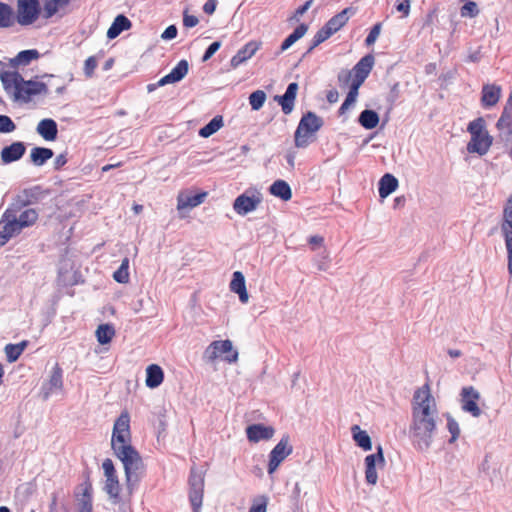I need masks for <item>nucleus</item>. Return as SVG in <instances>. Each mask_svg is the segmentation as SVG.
<instances>
[{
  "label": "nucleus",
  "instance_id": "9",
  "mask_svg": "<svg viewBox=\"0 0 512 512\" xmlns=\"http://www.w3.org/2000/svg\"><path fill=\"white\" fill-rule=\"evenodd\" d=\"M496 128L500 131L501 140L512 149V91L496 123Z\"/></svg>",
  "mask_w": 512,
  "mask_h": 512
},
{
  "label": "nucleus",
  "instance_id": "60",
  "mask_svg": "<svg viewBox=\"0 0 512 512\" xmlns=\"http://www.w3.org/2000/svg\"><path fill=\"white\" fill-rule=\"evenodd\" d=\"M410 0H397L396 10L401 12L404 17L409 15L410 12Z\"/></svg>",
  "mask_w": 512,
  "mask_h": 512
},
{
  "label": "nucleus",
  "instance_id": "43",
  "mask_svg": "<svg viewBox=\"0 0 512 512\" xmlns=\"http://www.w3.org/2000/svg\"><path fill=\"white\" fill-rule=\"evenodd\" d=\"M113 279L121 284L128 283L129 281V259L125 257L122 260L120 267L113 273Z\"/></svg>",
  "mask_w": 512,
  "mask_h": 512
},
{
  "label": "nucleus",
  "instance_id": "41",
  "mask_svg": "<svg viewBox=\"0 0 512 512\" xmlns=\"http://www.w3.org/2000/svg\"><path fill=\"white\" fill-rule=\"evenodd\" d=\"M223 126V117L221 115L215 116L208 124L199 130L201 137L207 138L217 132Z\"/></svg>",
  "mask_w": 512,
  "mask_h": 512
},
{
  "label": "nucleus",
  "instance_id": "25",
  "mask_svg": "<svg viewBox=\"0 0 512 512\" xmlns=\"http://www.w3.org/2000/svg\"><path fill=\"white\" fill-rule=\"evenodd\" d=\"M230 291L237 294L239 301L246 304L249 300V294L246 288L245 277L242 272L235 271L229 284Z\"/></svg>",
  "mask_w": 512,
  "mask_h": 512
},
{
  "label": "nucleus",
  "instance_id": "2",
  "mask_svg": "<svg viewBox=\"0 0 512 512\" xmlns=\"http://www.w3.org/2000/svg\"><path fill=\"white\" fill-rule=\"evenodd\" d=\"M111 447L123 463L128 484L136 483L143 462L137 450L131 445L130 416L127 412H122L114 423Z\"/></svg>",
  "mask_w": 512,
  "mask_h": 512
},
{
  "label": "nucleus",
  "instance_id": "54",
  "mask_svg": "<svg viewBox=\"0 0 512 512\" xmlns=\"http://www.w3.org/2000/svg\"><path fill=\"white\" fill-rule=\"evenodd\" d=\"M221 46H222L221 41H215V42L211 43L208 46V48L206 49V51L202 57V61L203 62L208 61L220 49Z\"/></svg>",
  "mask_w": 512,
  "mask_h": 512
},
{
  "label": "nucleus",
  "instance_id": "24",
  "mask_svg": "<svg viewBox=\"0 0 512 512\" xmlns=\"http://www.w3.org/2000/svg\"><path fill=\"white\" fill-rule=\"evenodd\" d=\"M261 43L257 41H250L246 43L241 49L238 50L230 61L232 68H237L242 63L250 59L260 48Z\"/></svg>",
  "mask_w": 512,
  "mask_h": 512
},
{
  "label": "nucleus",
  "instance_id": "63",
  "mask_svg": "<svg viewBox=\"0 0 512 512\" xmlns=\"http://www.w3.org/2000/svg\"><path fill=\"white\" fill-rule=\"evenodd\" d=\"M312 2H313V0H308L303 5L299 6L295 11L294 18L296 20H298L300 16L305 14L308 11V9L311 7Z\"/></svg>",
  "mask_w": 512,
  "mask_h": 512
},
{
  "label": "nucleus",
  "instance_id": "11",
  "mask_svg": "<svg viewBox=\"0 0 512 512\" xmlns=\"http://www.w3.org/2000/svg\"><path fill=\"white\" fill-rule=\"evenodd\" d=\"M4 66V63L0 61V80L3 88L14 101H19L23 77L16 71L4 70Z\"/></svg>",
  "mask_w": 512,
  "mask_h": 512
},
{
  "label": "nucleus",
  "instance_id": "51",
  "mask_svg": "<svg viewBox=\"0 0 512 512\" xmlns=\"http://www.w3.org/2000/svg\"><path fill=\"white\" fill-rule=\"evenodd\" d=\"M381 29H382L381 22H378L372 26V28L370 29V31L365 39L366 46H371L376 42L377 38L379 37V35L381 33Z\"/></svg>",
  "mask_w": 512,
  "mask_h": 512
},
{
  "label": "nucleus",
  "instance_id": "48",
  "mask_svg": "<svg viewBox=\"0 0 512 512\" xmlns=\"http://www.w3.org/2000/svg\"><path fill=\"white\" fill-rule=\"evenodd\" d=\"M447 419V429L449 433L451 434V437L449 439V443H454L459 435H460V427L458 422L448 413L446 414Z\"/></svg>",
  "mask_w": 512,
  "mask_h": 512
},
{
  "label": "nucleus",
  "instance_id": "32",
  "mask_svg": "<svg viewBox=\"0 0 512 512\" xmlns=\"http://www.w3.org/2000/svg\"><path fill=\"white\" fill-rule=\"evenodd\" d=\"M224 355V341L217 340L212 342L205 350L203 359L209 364H215L216 361Z\"/></svg>",
  "mask_w": 512,
  "mask_h": 512
},
{
  "label": "nucleus",
  "instance_id": "30",
  "mask_svg": "<svg viewBox=\"0 0 512 512\" xmlns=\"http://www.w3.org/2000/svg\"><path fill=\"white\" fill-rule=\"evenodd\" d=\"M350 8H345L341 12L337 13L333 17H331L326 24L323 26V28L329 32V34L332 36L334 33L339 31L348 21L347 13L349 12Z\"/></svg>",
  "mask_w": 512,
  "mask_h": 512
},
{
  "label": "nucleus",
  "instance_id": "50",
  "mask_svg": "<svg viewBox=\"0 0 512 512\" xmlns=\"http://www.w3.org/2000/svg\"><path fill=\"white\" fill-rule=\"evenodd\" d=\"M0 224L3 225L2 231H0V247L5 245L13 236L17 235V233L9 227L7 221H0Z\"/></svg>",
  "mask_w": 512,
  "mask_h": 512
},
{
  "label": "nucleus",
  "instance_id": "56",
  "mask_svg": "<svg viewBox=\"0 0 512 512\" xmlns=\"http://www.w3.org/2000/svg\"><path fill=\"white\" fill-rule=\"evenodd\" d=\"M97 67V60L94 56H90L85 60L84 72L86 76L91 77Z\"/></svg>",
  "mask_w": 512,
  "mask_h": 512
},
{
  "label": "nucleus",
  "instance_id": "61",
  "mask_svg": "<svg viewBox=\"0 0 512 512\" xmlns=\"http://www.w3.org/2000/svg\"><path fill=\"white\" fill-rule=\"evenodd\" d=\"M177 36V28L175 25L168 26L161 35L164 40H172Z\"/></svg>",
  "mask_w": 512,
  "mask_h": 512
},
{
  "label": "nucleus",
  "instance_id": "64",
  "mask_svg": "<svg viewBox=\"0 0 512 512\" xmlns=\"http://www.w3.org/2000/svg\"><path fill=\"white\" fill-rule=\"evenodd\" d=\"M67 163V156L65 153L59 154L54 160L55 170H60Z\"/></svg>",
  "mask_w": 512,
  "mask_h": 512
},
{
  "label": "nucleus",
  "instance_id": "33",
  "mask_svg": "<svg viewBox=\"0 0 512 512\" xmlns=\"http://www.w3.org/2000/svg\"><path fill=\"white\" fill-rule=\"evenodd\" d=\"M269 192L283 201H288L292 198L291 187L286 181L281 179H278L271 184Z\"/></svg>",
  "mask_w": 512,
  "mask_h": 512
},
{
  "label": "nucleus",
  "instance_id": "26",
  "mask_svg": "<svg viewBox=\"0 0 512 512\" xmlns=\"http://www.w3.org/2000/svg\"><path fill=\"white\" fill-rule=\"evenodd\" d=\"M188 69L189 65L186 60L179 61L177 65L171 70L170 73H168L158 81V85L164 86L166 84L176 83L182 80L188 73Z\"/></svg>",
  "mask_w": 512,
  "mask_h": 512
},
{
  "label": "nucleus",
  "instance_id": "28",
  "mask_svg": "<svg viewBox=\"0 0 512 512\" xmlns=\"http://www.w3.org/2000/svg\"><path fill=\"white\" fill-rule=\"evenodd\" d=\"M398 179L390 174H384L378 183V192L381 198H386L398 188Z\"/></svg>",
  "mask_w": 512,
  "mask_h": 512
},
{
  "label": "nucleus",
  "instance_id": "57",
  "mask_svg": "<svg viewBox=\"0 0 512 512\" xmlns=\"http://www.w3.org/2000/svg\"><path fill=\"white\" fill-rule=\"evenodd\" d=\"M59 5H61L60 2H56L54 0L46 2L45 5H44L45 17L46 18H50L54 14H56V12L58 11V6Z\"/></svg>",
  "mask_w": 512,
  "mask_h": 512
},
{
  "label": "nucleus",
  "instance_id": "34",
  "mask_svg": "<svg viewBox=\"0 0 512 512\" xmlns=\"http://www.w3.org/2000/svg\"><path fill=\"white\" fill-rule=\"evenodd\" d=\"M54 155V152L50 148L46 147H34L30 152V161L33 165L40 167L43 166L49 159Z\"/></svg>",
  "mask_w": 512,
  "mask_h": 512
},
{
  "label": "nucleus",
  "instance_id": "15",
  "mask_svg": "<svg viewBox=\"0 0 512 512\" xmlns=\"http://www.w3.org/2000/svg\"><path fill=\"white\" fill-rule=\"evenodd\" d=\"M206 197V192L193 193L189 190L180 192L177 197V210L179 211L181 217L184 216L185 212L203 203Z\"/></svg>",
  "mask_w": 512,
  "mask_h": 512
},
{
  "label": "nucleus",
  "instance_id": "20",
  "mask_svg": "<svg viewBox=\"0 0 512 512\" xmlns=\"http://www.w3.org/2000/svg\"><path fill=\"white\" fill-rule=\"evenodd\" d=\"M26 152V145L22 141L12 142L10 145H7L2 148L0 152L1 162L4 165L11 164L13 162L19 161Z\"/></svg>",
  "mask_w": 512,
  "mask_h": 512
},
{
  "label": "nucleus",
  "instance_id": "46",
  "mask_svg": "<svg viewBox=\"0 0 512 512\" xmlns=\"http://www.w3.org/2000/svg\"><path fill=\"white\" fill-rule=\"evenodd\" d=\"M266 100V93L263 90H256L252 92L249 96V104L251 109L254 111H258L261 109Z\"/></svg>",
  "mask_w": 512,
  "mask_h": 512
},
{
  "label": "nucleus",
  "instance_id": "5",
  "mask_svg": "<svg viewBox=\"0 0 512 512\" xmlns=\"http://www.w3.org/2000/svg\"><path fill=\"white\" fill-rule=\"evenodd\" d=\"M23 208H15L9 206L2 215V221H7L11 231H15L17 235L27 227L36 223L39 214L34 208H28L22 211Z\"/></svg>",
  "mask_w": 512,
  "mask_h": 512
},
{
  "label": "nucleus",
  "instance_id": "31",
  "mask_svg": "<svg viewBox=\"0 0 512 512\" xmlns=\"http://www.w3.org/2000/svg\"><path fill=\"white\" fill-rule=\"evenodd\" d=\"M164 373L162 368L157 364H151L146 368V386L149 388H157L163 382Z\"/></svg>",
  "mask_w": 512,
  "mask_h": 512
},
{
  "label": "nucleus",
  "instance_id": "44",
  "mask_svg": "<svg viewBox=\"0 0 512 512\" xmlns=\"http://www.w3.org/2000/svg\"><path fill=\"white\" fill-rule=\"evenodd\" d=\"M104 489H105L106 493L111 498L114 499V502H116L119 498V491H120V486H119V481H118L117 476L106 478V483H105Z\"/></svg>",
  "mask_w": 512,
  "mask_h": 512
},
{
  "label": "nucleus",
  "instance_id": "18",
  "mask_svg": "<svg viewBox=\"0 0 512 512\" xmlns=\"http://www.w3.org/2000/svg\"><path fill=\"white\" fill-rule=\"evenodd\" d=\"M47 95L48 87L45 83L33 80H24L21 85V92L19 96V101L29 102L33 96L36 95Z\"/></svg>",
  "mask_w": 512,
  "mask_h": 512
},
{
  "label": "nucleus",
  "instance_id": "53",
  "mask_svg": "<svg viewBox=\"0 0 512 512\" xmlns=\"http://www.w3.org/2000/svg\"><path fill=\"white\" fill-rule=\"evenodd\" d=\"M4 351L6 354L7 361L9 363L17 361L20 355L22 354L18 351L17 346L14 344H7L4 348Z\"/></svg>",
  "mask_w": 512,
  "mask_h": 512
},
{
  "label": "nucleus",
  "instance_id": "47",
  "mask_svg": "<svg viewBox=\"0 0 512 512\" xmlns=\"http://www.w3.org/2000/svg\"><path fill=\"white\" fill-rule=\"evenodd\" d=\"M330 37H331V35L329 34L328 31H326L323 27L320 28L314 35V37L311 41V45L309 46V48L305 54L311 53L317 46H319L321 43H323Z\"/></svg>",
  "mask_w": 512,
  "mask_h": 512
},
{
  "label": "nucleus",
  "instance_id": "36",
  "mask_svg": "<svg viewBox=\"0 0 512 512\" xmlns=\"http://www.w3.org/2000/svg\"><path fill=\"white\" fill-rule=\"evenodd\" d=\"M40 57V53L36 49H28L20 51L16 57L10 59V65L14 68L18 66H26L31 61L36 60Z\"/></svg>",
  "mask_w": 512,
  "mask_h": 512
},
{
  "label": "nucleus",
  "instance_id": "17",
  "mask_svg": "<svg viewBox=\"0 0 512 512\" xmlns=\"http://www.w3.org/2000/svg\"><path fill=\"white\" fill-rule=\"evenodd\" d=\"M374 63L375 59L372 54H367L362 57L353 68L354 78L352 80L351 86H355L359 89L366 78L369 76Z\"/></svg>",
  "mask_w": 512,
  "mask_h": 512
},
{
  "label": "nucleus",
  "instance_id": "4",
  "mask_svg": "<svg viewBox=\"0 0 512 512\" xmlns=\"http://www.w3.org/2000/svg\"><path fill=\"white\" fill-rule=\"evenodd\" d=\"M324 124L323 119L315 112L307 111L298 123L294 133V143L297 148H306Z\"/></svg>",
  "mask_w": 512,
  "mask_h": 512
},
{
  "label": "nucleus",
  "instance_id": "13",
  "mask_svg": "<svg viewBox=\"0 0 512 512\" xmlns=\"http://www.w3.org/2000/svg\"><path fill=\"white\" fill-rule=\"evenodd\" d=\"M480 399V393L473 386H465L460 392L461 409L477 418L482 414L477 401Z\"/></svg>",
  "mask_w": 512,
  "mask_h": 512
},
{
  "label": "nucleus",
  "instance_id": "1",
  "mask_svg": "<svg viewBox=\"0 0 512 512\" xmlns=\"http://www.w3.org/2000/svg\"><path fill=\"white\" fill-rule=\"evenodd\" d=\"M438 410L434 397L426 384L415 391L412 403V420L409 437L419 451L430 448L437 430Z\"/></svg>",
  "mask_w": 512,
  "mask_h": 512
},
{
  "label": "nucleus",
  "instance_id": "7",
  "mask_svg": "<svg viewBox=\"0 0 512 512\" xmlns=\"http://www.w3.org/2000/svg\"><path fill=\"white\" fill-rule=\"evenodd\" d=\"M41 12L39 0H17L15 22L21 26L33 24Z\"/></svg>",
  "mask_w": 512,
  "mask_h": 512
},
{
  "label": "nucleus",
  "instance_id": "42",
  "mask_svg": "<svg viewBox=\"0 0 512 512\" xmlns=\"http://www.w3.org/2000/svg\"><path fill=\"white\" fill-rule=\"evenodd\" d=\"M115 334L114 328L109 324H101L96 330V337L100 344L109 343Z\"/></svg>",
  "mask_w": 512,
  "mask_h": 512
},
{
  "label": "nucleus",
  "instance_id": "16",
  "mask_svg": "<svg viewBox=\"0 0 512 512\" xmlns=\"http://www.w3.org/2000/svg\"><path fill=\"white\" fill-rule=\"evenodd\" d=\"M501 230L507 250L508 272L512 275V205L504 208Z\"/></svg>",
  "mask_w": 512,
  "mask_h": 512
},
{
  "label": "nucleus",
  "instance_id": "29",
  "mask_svg": "<svg viewBox=\"0 0 512 512\" xmlns=\"http://www.w3.org/2000/svg\"><path fill=\"white\" fill-rule=\"evenodd\" d=\"M132 26L131 21L123 14H119L115 17L111 26L107 31L108 39H115L118 37L123 31L130 29Z\"/></svg>",
  "mask_w": 512,
  "mask_h": 512
},
{
  "label": "nucleus",
  "instance_id": "59",
  "mask_svg": "<svg viewBox=\"0 0 512 512\" xmlns=\"http://www.w3.org/2000/svg\"><path fill=\"white\" fill-rule=\"evenodd\" d=\"M104 475L106 478L116 476L114 464L111 459H105L102 464Z\"/></svg>",
  "mask_w": 512,
  "mask_h": 512
},
{
  "label": "nucleus",
  "instance_id": "21",
  "mask_svg": "<svg viewBox=\"0 0 512 512\" xmlns=\"http://www.w3.org/2000/svg\"><path fill=\"white\" fill-rule=\"evenodd\" d=\"M274 434L275 429L272 426L262 423L251 424L246 428L247 439L252 443L270 440Z\"/></svg>",
  "mask_w": 512,
  "mask_h": 512
},
{
  "label": "nucleus",
  "instance_id": "27",
  "mask_svg": "<svg viewBox=\"0 0 512 512\" xmlns=\"http://www.w3.org/2000/svg\"><path fill=\"white\" fill-rule=\"evenodd\" d=\"M37 133L46 141H53L57 138V123L50 118L41 120L36 128Z\"/></svg>",
  "mask_w": 512,
  "mask_h": 512
},
{
  "label": "nucleus",
  "instance_id": "52",
  "mask_svg": "<svg viewBox=\"0 0 512 512\" xmlns=\"http://www.w3.org/2000/svg\"><path fill=\"white\" fill-rule=\"evenodd\" d=\"M16 129L15 123L7 115H0V133H11Z\"/></svg>",
  "mask_w": 512,
  "mask_h": 512
},
{
  "label": "nucleus",
  "instance_id": "10",
  "mask_svg": "<svg viewBox=\"0 0 512 512\" xmlns=\"http://www.w3.org/2000/svg\"><path fill=\"white\" fill-rule=\"evenodd\" d=\"M289 441V436L284 435L271 450L267 467L268 474H273L285 458L293 452V447L290 445Z\"/></svg>",
  "mask_w": 512,
  "mask_h": 512
},
{
  "label": "nucleus",
  "instance_id": "37",
  "mask_svg": "<svg viewBox=\"0 0 512 512\" xmlns=\"http://www.w3.org/2000/svg\"><path fill=\"white\" fill-rule=\"evenodd\" d=\"M351 433L358 447L362 448L364 451H370L372 449L371 438L365 430H362L358 425H353L351 427Z\"/></svg>",
  "mask_w": 512,
  "mask_h": 512
},
{
  "label": "nucleus",
  "instance_id": "58",
  "mask_svg": "<svg viewBox=\"0 0 512 512\" xmlns=\"http://www.w3.org/2000/svg\"><path fill=\"white\" fill-rule=\"evenodd\" d=\"M268 499L266 497H261L257 502H255L248 512H266Z\"/></svg>",
  "mask_w": 512,
  "mask_h": 512
},
{
  "label": "nucleus",
  "instance_id": "23",
  "mask_svg": "<svg viewBox=\"0 0 512 512\" xmlns=\"http://www.w3.org/2000/svg\"><path fill=\"white\" fill-rule=\"evenodd\" d=\"M502 88L497 84H484L481 90V106L485 109L494 107L500 100Z\"/></svg>",
  "mask_w": 512,
  "mask_h": 512
},
{
  "label": "nucleus",
  "instance_id": "38",
  "mask_svg": "<svg viewBox=\"0 0 512 512\" xmlns=\"http://www.w3.org/2000/svg\"><path fill=\"white\" fill-rule=\"evenodd\" d=\"M379 121L378 113L372 109H365L358 116V123L367 130L374 129L379 124Z\"/></svg>",
  "mask_w": 512,
  "mask_h": 512
},
{
  "label": "nucleus",
  "instance_id": "35",
  "mask_svg": "<svg viewBox=\"0 0 512 512\" xmlns=\"http://www.w3.org/2000/svg\"><path fill=\"white\" fill-rule=\"evenodd\" d=\"M308 30V25L305 23L299 24L294 31L289 34L284 41L282 42L279 51L277 52V55L283 53L288 48H290L296 41H298L300 38H302Z\"/></svg>",
  "mask_w": 512,
  "mask_h": 512
},
{
  "label": "nucleus",
  "instance_id": "6",
  "mask_svg": "<svg viewBox=\"0 0 512 512\" xmlns=\"http://www.w3.org/2000/svg\"><path fill=\"white\" fill-rule=\"evenodd\" d=\"M189 501L193 512H200L203 492H204V474L202 470L192 467L189 476Z\"/></svg>",
  "mask_w": 512,
  "mask_h": 512
},
{
  "label": "nucleus",
  "instance_id": "49",
  "mask_svg": "<svg viewBox=\"0 0 512 512\" xmlns=\"http://www.w3.org/2000/svg\"><path fill=\"white\" fill-rule=\"evenodd\" d=\"M478 6L473 1H467L461 8L460 14L462 17L474 18L479 14Z\"/></svg>",
  "mask_w": 512,
  "mask_h": 512
},
{
  "label": "nucleus",
  "instance_id": "8",
  "mask_svg": "<svg viewBox=\"0 0 512 512\" xmlns=\"http://www.w3.org/2000/svg\"><path fill=\"white\" fill-rule=\"evenodd\" d=\"M262 199V194L259 191L247 190L234 200L233 209L238 215L245 216L256 210Z\"/></svg>",
  "mask_w": 512,
  "mask_h": 512
},
{
  "label": "nucleus",
  "instance_id": "3",
  "mask_svg": "<svg viewBox=\"0 0 512 512\" xmlns=\"http://www.w3.org/2000/svg\"><path fill=\"white\" fill-rule=\"evenodd\" d=\"M467 131L471 135V139L467 144L469 153H476L484 156L489 151L493 137L486 130V123L482 117H478L468 124Z\"/></svg>",
  "mask_w": 512,
  "mask_h": 512
},
{
  "label": "nucleus",
  "instance_id": "40",
  "mask_svg": "<svg viewBox=\"0 0 512 512\" xmlns=\"http://www.w3.org/2000/svg\"><path fill=\"white\" fill-rule=\"evenodd\" d=\"M62 373V369L58 364H56L51 371V376L49 379L47 392L45 393V398H47L48 395L53 393L55 390H60L62 388Z\"/></svg>",
  "mask_w": 512,
  "mask_h": 512
},
{
  "label": "nucleus",
  "instance_id": "12",
  "mask_svg": "<svg viewBox=\"0 0 512 512\" xmlns=\"http://www.w3.org/2000/svg\"><path fill=\"white\" fill-rule=\"evenodd\" d=\"M46 195L47 192H45L40 185L25 188L15 196L10 206L15 208H25L29 205L38 203Z\"/></svg>",
  "mask_w": 512,
  "mask_h": 512
},
{
  "label": "nucleus",
  "instance_id": "62",
  "mask_svg": "<svg viewBox=\"0 0 512 512\" xmlns=\"http://www.w3.org/2000/svg\"><path fill=\"white\" fill-rule=\"evenodd\" d=\"M199 20L194 15H189L187 13H184L183 16V25L187 28H192L198 24Z\"/></svg>",
  "mask_w": 512,
  "mask_h": 512
},
{
  "label": "nucleus",
  "instance_id": "39",
  "mask_svg": "<svg viewBox=\"0 0 512 512\" xmlns=\"http://www.w3.org/2000/svg\"><path fill=\"white\" fill-rule=\"evenodd\" d=\"M15 24V12L13 8L0 2V28H10Z\"/></svg>",
  "mask_w": 512,
  "mask_h": 512
},
{
  "label": "nucleus",
  "instance_id": "22",
  "mask_svg": "<svg viewBox=\"0 0 512 512\" xmlns=\"http://www.w3.org/2000/svg\"><path fill=\"white\" fill-rule=\"evenodd\" d=\"M298 88V83L291 82L288 84L283 95H276L274 97V100L281 106L282 112L285 115L290 114L294 109Z\"/></svg>",
  "mask_w": 512,
  "mask_h": 512
},
{
  "label": "nucleus",
  "instance_id": "45",
  "mask_svg": "<svg viewBox=\"0 0 512 512\" xmlns=\"http://www.w3.org/2000/svg\"><path fill=\"white\" fill-rule=\"evenodd\" d=\"M358 91V88L350 85L347 96L339 108V115H343L352 105H354L358 96Z\"/></svg>",
  "mask_w": 512,
  "mask_h": 512
},
{
  "label": "nucleus",
  "instance_id": "55",
  "mask_svg": "<svg viewBox=\"0 0 512 512\" xmlns=\"http://www.w3.org/2000/svg\"><path fill=\"white\" fill-rule=\"evenodd\" d=\"M238 359V351L233 348L232 341L226 339V362L232 363Z\"/></svg>",
  "mask_w": 512,
  "mask_h": 512
},
{
  "label": "nucleus",
  "instance_id": "19",
  "mask_svg": "<svg viewBox=\"0 0 512 512\" xmlns=\"http://www.w3.org/2000/svg\"><path fill=\"white\" fill-rule=\"evenodd\" d=\"M92 487L88 482H84L75 492L76 512H92Z\"/></svg>",
  "mask_w": 512,
  "mask_h": 512
},
{
  "label": "nucleus",
  "instance_id": "14",
  "mask_svg": "<svg viewBox=\"0 0 512 512\" xmlns=\"http://www.w3.org/2000/svg\"><path fill=\"white\" fill-rule=\"evenodd\" d=\"M365 463V480L369 485H375L378 480L376 466L377 464L384 465L385 458L383 454V448L381 445L376 447V452L369 454L364 459Z\"/></svg>",
  "mask_w": 512,
  "mask_h": 512
}]
</instances>
